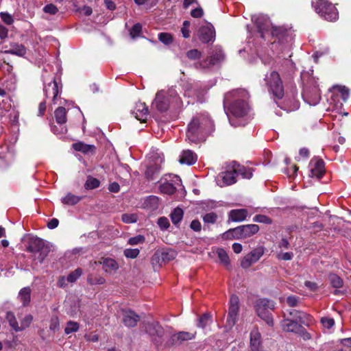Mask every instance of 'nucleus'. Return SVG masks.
<instances>
[{"instance_id":"nucleus-51","label":"nucleus","mask_w":351,"mask_h":351,"mask_svg":"<svg viewBox=\"0 0 351 351\" xmlns=\"http://www.w3.org/2000/svg\"><path fill=\"white\" fill-rule=\"evenodd\" d=\"M145 238L144 236L138 234L136 237H131L128 241V244L130 245H136L142 244L145 242Z\"/></svg>"},{"instance_id":"nucleus-21","label":"nucleus","mask_w":351,"mask_h":351,"mask_svg":"<svg viewBox=\"0 0 351 351\" xmlns=\"http://www.w3.org/2000/svg\"><path fill=\"white\" fill-rule=\"evenodd\" d=\"M197 161V155L191 150H184L182 152L179 162L181 164L191 165Z\"/></svg>"},{"instance_id":"nucleus-24","label":"nucleus","mask_w":351,"mask_h":351,"mask_svg":"<svg viewBox=\"0 0 351 351\" xmlns=\"http://www.w3.org/2000/svg\"><path fill=\"white\" fill-rule=\"evenodd\" d=\"M280 108L287 112H291L298 109L299 102L295 97L293 96L291 98H286L283 102V106H280Z\"/></svg>"},{"instance_id":"nucleus-9","label":"nucleus","mask_w":351,"mask_h":351,"mask_svg":"<svg viewBox=\"0 0 351 351\" xmlns=\"http://www.w3.org/2000/svg\"><path fill=\"white\" fill-rule=\"evenodd\" d=\"M178 186L182 187V195L184 196L186 193V191L182 186V181L180 178L176 175L170 174L166 176L165 178L161 180V183L160 184L159 189L160 192L164 194L172 195L177 190Z\"/></svg>"},{"instance_id":"nucleus-57","label":"nucleus","mask_w":351,"mask_h":351,"mask_svg":"<svg viewBox=\"0 0 351 351\" xmlns=\"http://www.w3.org/2000/svg\"><path fill=\"white\" fill-rule=\"evenodd\" d=\"M190 22L189 21H184L183 22L182 27L181 28V32L182 34V36L185 38H188L190 37Z\"/></svg>"},{"instance_id":"nucleus-50","label":"nucleus","mask_w":351,"mask_h":351,"mask_svg":"<svg viewBox=\"0 0 351 351\" xmlns=\"http://www.w3.org/2000/svg\"><path fill=\"white\" fill-rule=\"evenodd\" d=\"M298 313L299 315L297 318L302 324L308 325L312 322V317L310 315L303 312H298Z\"/></svg>"},{"instance_id":"nucleus-30","label":"nucleus","mask_w":351,"mask_h":351,"mask_svg":"<svg viewBox=\"0 0 351 351\" xmlns=\"http://www.w3.org/2000/svg\"><path fill=\"white\" fill-rule=\"evenodd\" d=\"M19 298L24 306H27L30 302L31 289L29 287L23 288L19 293Z\"/></svg>"},{"instance_id":"nucleus-3","label":"nucleus","mask_w":351,"mask_h":351,"mask_svg":"<svg viewBox=\"0 0 351 351\" xmlns=\"http://www.w3.org/2000/svg\"><path fill=\"white\" fill-rule=\"evenodd\" d=\"M158 111L165 112L169 109L176 110L182 106V101L177 90L170 88L167 90L158 91L152 103Z\"/></svg>"},{"instance_id":"nucleus-34","label":"nucleus","mask_w":351,"mask_h":351,"mask_svg":"<svg viewBox=\"0 0 351 351\" xmlns=\"http://www.w3.org/2000/svg\"><path fill=\"white\" fill-rule=\"evenodd\" d=\"M257 314L262 319H263L269 326H273V318L269 312V310L256 309Z\"/></svg>"},{"instance_id":"nucleus-62","label":"nucleus","mask_w":351,"mask_h":351,"mask_svg":"<svg viewBox=\"0 0 351 351\" xmlns=\"http://www.w3.org/2000/svg\"><path fill=\"white\" fill-rule=\"evenodd\" d=\"M43 11L45 13H48L50 14H55L58 12V9L55 5H53L52 3H49V4L46 5L43 8Z\"/></svg>"},{"instance_id":"nucleus-60","label":"nucleus","mask_w":351,"mask_h":351,"mask_svg":"<svg viewBox=\"0 0 351 351\" xmlns=\"http://www.w3.org/2000/svg\"><path fill=\"white\" fill-rule=\"evenodd\" d=\"M163 261H169L175 258V252L173 250H167L162 252L161 255Z\"/></svg>"},{"instance_id":"nucleus-49","label":"nucleus","mask_w":351,"mask_h":351,"mask_svg":"<svg viewBox=\"0 0 351 351\" xmlns=\"http://www.w3.org/2000/svg\"><path fill=\"white\" fill-rule=\"evenodd\" d=\"M121 220L125 223H133L136 222L137 216L133 213H124L121 216Z\"/></svg>"},{"instance_id":"nucleus-8","label":"nucleus","mask_w":351,"mask_h":351,"mask_svg":"<svg viewBox=\"0 0 351 351\" xmlns=\"http://www.w3.org/2000/svg\"><path fill=\"white\" fill-rule=\"evenodd\" d=\"M269 92L276 99H282L284 95L282 82L278 72L272 71L265 75L264 78Z\"/></svg>"},{"instance_id":"nucleus-36","label":"nucleus","mask_w":351,"mask_h":351,"mask_svg":"<svg viewBox=\"0 0 351 351\" xmlns=\"http://www.w3.org/2000/svg\"><path fill=\"white\" fill-rule=\"evenodd\" d=\"M87 281L90 285H103L106 282L104 277L97 274H89L87 277Z\"/></svg>"},{"instance_id":"nucleus-22","label":"nucleus","mask_w":351,"mask_h":351,"mask_svg":"<svg viewBox=\"0 0 351 351\" xmlns=\"http://www.w3.org/2000/svg\"><path fill=\"white\" fill-rule=\"evenodd\" d=\"M247 215V210L246 209H234L230 210L229 218L232 221H242L245 219Z\"/></svg>"},{"instance_id":"nucleus-32","label":"nucleus","mask_w":351,"mask_h":351,"mask_svg":"<svg viewBox=\"0 0 351 351\" xmlns=\"http://www.w3.org/2000/svg\"><path fill=\"white\" fill-rule=\"evenodd\" d=\"M194 338V335L188 332H179L173 335L172 339L173 341L182 342L187 340H191Z\"/></svg>"},{"instance_id":"nucleus-26","label":"nucleus","mask_w":351,"mask_h":351,"mask_svg":"<svg viewBox=\"0 0 351 351\" xmlns=\"http://www.w3.org/2000/svg\"><path fill=\"white\" fill-rule=\"evenodd\" d=\"M1 119L3 117H7L12 125H16L18 123L19 112L14 109L9 110L1 111L0 112Z\"/></svg>"},{"instance_id":"nucleus-38","label":"nucleus","mask_w":351,"mask_h":351,"mask_svg":"<svg viewBox=\"0 0 351 351\" xmlns=\"http://www.w3.org/2000/svg\"><path fill=\"white\" fill-rule=\"evenodd\" d=\"M159 171V167L157 165H151L147 167L145 177L148 180H154L155 174Z\"/></svg>"},{"instance_id":"nucleus-63","label":"nucleus","mask_w":351,"mask_h":351,"mask_svg":"<svg viewBox=\"0 0 351 351\" xmlns=\"http://www.w3.org/2000/svg\"><path fill=\"white\" fill-rule=\"evenodd\" d=\"M278 248L280 249V250H288L290 248V243L289 241L286 238H282L278 243Z\"/></svg>"},{"instance_id":"nucleus-53","label":"nucleus","mask_w":351,"mask_h":351,"mask_svg":"<svg viewBox=\"0 0 351 351\" xmlns=\"http://www.w3.org/2000/svg\"><path fill=\"white\" fill-rule=\"evenodd\" d=\"M159 40L165 45H169L173 41L171 35L169 33L162 32L158 34Z\"/></svg>"},{"instance_id":"nucleus-40","label":"nucleus","mask_w":351,"mask_h":351,"mask_svg":"<svg viewBox=\"0 0 351 351\" xmlns=\"http://www.w3.org/2000/svg\"><path fill=\"white\" fill-rule=\"evenodd\" d=\"M330 285L335 288H340L343 286V280L335 274H330L328 276Z\"/></svg>"},{"instance_id":"nucleus-6","label":"nucleus","mask_w":351,"mask_h":351,"mask_svg":"<svg viewBox=\"0 0 351 351\" xmlns=\"http://www.w3.org/2000/svg\"><path fill=\"white\" fill-rule=\"evenodd\" d=\"M311 4L315 12L326 20L334 21L338 19L337 8L327 0H313Z\"/></svg>"},{"instance_id":"nucleus-61","label":"nucleus","mask_w":351,"mask_h":351,"mask_svg":"<svg viewBox=\"0 0 351 351\" xmlns=\"http://www.w3.org/2000/svg\"><path fill=\"white\" fill-rule=\"evenodd\" d=\"M321 323L324 328L329 329L335 325V320L332 318L325 317L321 319Z\"/></svg>"},{"instance_id":"nucleus-33","label":"nucleus","mask_w":351,"mask_h":351,"mask_svg":"<svg viewBox=\"0 0 351 351\" xmlns=\"http://www.w3.org/2000/svg\"><path fill=\"white\" fill-rule=\"evenodd\" d=\"M72 146L75 151L81 152L84 154H87L90 152H92L95 148L93 145H87L82 142H77L73 143Z\"/></svg>"},{"instance_id":"nucleus-7","label":"nucleus","mask_w":351,"mask_h":351,"mask_svg":"<svg viewBox=\"0 0 351 351\" xmlns=\"http://www.w3.org/2000/svg\"><path fill=\"white\" fill-rule=\"evenodd\" d=\"M259 230L256 224H247L230 229L226 232L223 237L227 239H245L251 237Z\"/></svg>"},{"instance_id":"nucleus-44","label":"nucleus","mask_w":351,"mask_h":351,"mask_svg":"<svg viewBox=\"0 0 351 351\" xmlns=\"http://www.w3.org/2000/svg\"><path fill=\"white\" fill-rule=\"evenodd\" d=\"M80 326L77 322L69 321L66 324V326L64 328L65 334H70L71 332H77L79 330Z\"/></svg>"},{"instance_id":"nucleus-12","label":"nucleus","mask_w":351,"mask_h":351,"mask_svg":"<svg viewBox=\"0 0 351 351\" xmlns=\"http://www.w3.org/2000/svg\"><path fill=\"white\" fill-rule=\"evenodd\" d=\"M43 91L46 98H51L53 103H56L60 88L58 87V82L54 78L51 79L48 83L44 82Z\"/></svg>"},{"instance_id":"nucleus-23","label":"nucleus","mask_w":351,"mask_h":351,"mask_svg":"<svg viewBox=\"0 0 351 351\" xmlns=\"http://www.w3.org/2000/svg\"><path fill=\"white\" fill-rule=\"evenodd\" d=\"M236 176L241 175L243 178L250 179L252 177V171L250 168L241 166L239 164H234L232 167Z\"/></svg>"},{"instance_id":"nucleus-10","label":"nucleus","mask_w":351,"mask_h":351,"mask_svg":"<svg viewBox=\"0 0 351 351\" xmlns=\"http://www.w3.org/2000/svg\"><path fill=\"white\" fill-rule=\"evenodd\" d=\"M239 311V299L236 295H232L230 299V306L226 327L232 328L238 319Z\"/></svg>"},{"instance_id":"nucleus-1","label":"nucleus","mask_w":351,"mask_h":351,"mask_svg":"<svg viewBox=\"0 0 351 351\" xmlns=\"http://www.w3.org/2000/svg\"><path fill=\"white\" fill-rule=\"evenodd\" d=\"M249 93L245 89H236L224 95L223 104L230 123L243 126L250 119Z\"/></svg>"},{"instance_id":"nucleus-11","label":"nucleus","mask_w":351,"mask_h":351,"mask_svg":"<svg viewBox=\"0 0 351 351\" xmlns=\"http://www.w3.org/2000/svg\"><path fill=\"white\" fill-rule=\"evenodd\" d=\"M264 253L265 247L263 246L254 248L243 257L241 262V266L244 269L250 267L252 264L256 263Z\"/></svg>"},{"instance_id":"nucleus-52","label":"nucleus","mask_w":351,"mask_h":351,"mask_svg":"<svg viewBox=\"0 0 351 351\" xmlns=\"http://www.w3.org/2000/svg\"><path fill=\"white\" fill-rule=\"evenodd\" d=\"M213 58L215 61V64H217L224 58V54L221 48H216L212 56H210Z\"/></svg>"},{"instance_id":"nucleus-42","label":"nucleus","mask_w":351,"mask_h":351,"mask_svg":"<svg viewBox=\"0 0 351 351\" xmlns=\"http://www.w3.org/2000/svg\"><path fill=\"white\" fill-rule=\"evenodd\" d=\"M215 64H216L215 60L209 57L202 62L195 63V67L197 69H208Z\"/></svg>"},{"instance_id":"nucleus-20","label":"nucleus","mask_w":351,"mask_h":351,"mask_svg":"<svg viewBox=\"0 0 351 351\" xmlns=\"http://www.w3.org/2000/svg\"><path fill=\"white\" fill-rule=\"evenodd\" d=\"M250 348L252 351H261V335L257 328L250 332Z\"/></svg>"},{"instance_id":"nucleus-59","label":"nucleus","mask_w":351,"mask_h":351,"mask_svg":"<svg viewBox=\"0 0 351 351\" xmlns=\"http://www.w3.org/2000/svg\"><path fill=\"white\" fill-rule=\"evenodd\" d=\"M142 27L139 23L135 24L130 29V34L132 38H134L138 36L141 32Z\"/></svg>"},{"instance_id":"nucleus-64","label":"nucleus","mask_w":351,"mask_h":351,"mask_svg":"<svg viewBox=\"0 0 351 351\" xmlns=\"http://www.w3.org/2000/svg\"><path fill=\"white\" fill-rule=\"evenodd\" d=\"M158 225L161 229L166 230L169 226V222L168 219L164 217H160L158 219Z\"/></svg>"},{"instance_id":"nucleus-25","label":"nucleus","mask_w":351,"mask_h":351,"mask_svg":"<svg viewBox=\"0 0 351 351\" xmlns=\"http://www.w3.org/2000/svg\"><path fill=\"white\" fill-rule=\"evenodd\" d=\"M5 52L19 56H24L26 53V48L22 44L12 43L10 48L5 50Z\"/></svg>"},{"instance_id":"nucleus-14","label":"nucleus","mask_w":351,"mask_h":351,"mask_svg":"<svg viewBox=\"0 0 351 351\" xmlns=\"http://www.w3.org/2000/svg\"><path fill=\"white\" fill-rule=\"evenodd\" d=\"M216 180L217 184L221 187L234 184L237 179L234 169L221 172L217 176Z\"/></svg>"},{"instance_id":"nucleus-27","label":"nucleus","mask_w":351,"mask_h":351,"mask_svg":"<svg viewBox=\"0 0 351 351\" xmlns=\"http://www.w3.org/2000/svg\"><path fill=\"white\" fill-rule=\"evenodd\" d=\"M275 307V303L267 298H261L256 301V309L260 308L261 310H273Z\"/></svg>"},{"instance_id":"nucleus-37","label":"nucleus","mask_w":351,"mask_h":351,"mask_svg":"<svg viewBox=\"0 0 351 351\" xmlns=\"http://www.w3.org/2000/svg\"><path fill=\"white\" fill-rule=\"evenodd\" d=\"M99 184L100 182L98 179L89 176L84 184V188L87 190H91L99 187Z\"/></svg>"},{"instance_id":"nucleus-16","label":"nucleus","mask_w":351,"mask_h":351,"mask_svg":"<svg viewBox=\"0 0 351 351\" xmlns=\"http://www.w3.org/2000/svg\"><path fill=\"white\" fill-rule=\"evenodd\" d=\"M132 113L134 115L137 120L142 123H144L147 121L149 115L148 108L145 103L143 102H137L135 104Z\"/></svg>"},{"instance_id":"nucleus-15","label":"nucleus","mask_w":351,"mask_h":351,"mask_svg":"<svg viewBox=\"0 0 351 351\" xmlns=\"http://www.w3.org/2000/svg\"><path fill=\"white\" fill-rule=\"evenodd\" d=\"M311 177L320 179L325 173L324 162L322 159L315 158L310 162Z\"/></svg>"},{"instance_id":"nucleus-39","label":"nucleus","mask_w":351,"mask_h":351,"mask_svg":"<svg viewBox=\"0 0 351 351\" xmlns=\"http://www.w3.org/2000/svg\"><path fill=\"white\" fill-rule=\"evenodd\" d=\"M183 217V210L180 208H175L171 214L172 223L175 225L179 223Z\"/></svg>"},{"instance_id":"nucleus-35","label":"nucleus","mask_w":351,"mask_h":351,"mask_svg":"<svg viewBox=\"0 0 351 351\" xmlns=\"http://www.w3.org/2000/svg\"><path fill=\"white\" fill-rule=\"evenodd\" d=\"M212 322V317L210 313H204L198 318L197 326L204 328L206 326L210 324Z\"/></svg>"},{"instance_id":"nucleus-58","label":"nucleus","mask_w":351,"mask_h":351,"mask_svg":"<svg viewBox=\"0 0 351 351\" xmlns=\"http://www.w3.org/2000/svg\"><path fill=\"white\" fill-rule=\"evenodd\" d=\"M201 52L197 49H191L186 52V57L190 60H197L200 58L201 57Z\"/></svg>"},{"instance_id":"nucleus-18","label":"nucleus","mask_w":351,"mask_h":351,"mask_svg":"<svg viewBox=\"0 0 351 351\" xmlns=\"http://www.w3.org/2000/svg\"><path fill=\"white\" fill-rule=\"evenodd\" d=\"M99 263L102 265L104 272L109 275L114 274L119 268L117 261L111 258H104Z\"/></svg>"},{"instance_id":"nucleus-13","label":"nucleus","mask_w":351,"mask_h":351,"mask_svg":"<svg viewBox=\"0 0 351 351\" xmlns=\"http://www.w3.org/2000/svg\"><path fill=\"white\" fill-rule=\"evenodd\" d=\"M198 38L204 43L213 42L215 39V29L211 24L202 26L197 33Z\"/></svg>"},{"instance_id":"nucleus-19","label":"nucleus","mask_w":351,"mask_h":351,"mask_svg":"<svg viewBox=\"0 0 351 351\" xmlns=\"http://www.w3.org/2000/svg\"><path fill=\"white\" fill-rule=\"evenodd\" d=\"M281 325L282 330L286 332L300 333L304 330V328L301 324H298L297 322L289 319L283 320Z\"/></svg>"},{"instance_id":"nucleus-43","label":"nucleus","mask_w":351,"mask_h":351,"mask_svg":"<svg viewBox=\"0 0 351 351\" xmlns=\"http://www.w3.org/2000/svg\"><path fill=\"white\" fill-rule=\"evenodd\" d=\"M6 319L13 330L16 332L19 331V324L13 313L8 312L6 314Z\"/></svg>"},{"instance_id":"nucleus-5","label":"nucleus","mask_w":351,"mask_h":351,"mask_svg":"<svg viewBox=\"0 0 351 351\" xmlns=\"http://www.w3.org/2000/svg\"><path fill=\"white\" fill-rule=\"evenodd\" d=\"M28 252L34 254L35 261L42 263L50 252V247L44 241L37 237H31L27 247Z\"/></svg>"},{"instance_id":"nucleus-55","label":"nucleus","mask_w":351,"mask_h":351,"mask_svg":"<svg viewBox=\"0 0 351 351\" xmlns=\"http://www.w3.org/2000/svg\"><path fill=\"white\" fill-rule=\"evenodd\" d=\"M253 221L254 222L262 223L265 224H271L272 220L267 216L264 215H256L254 217Z\"/></svg>"},{"instance_id":"nucleus-47","label":"nucleus","mask_w":351,"mask_h":351,"mask_svg":"<svg viewBox=\"0 0 351 351\" xmlns=\"http://www.w3.org/2000/svg\"><path fill=\"white\" fill-rule=\"evenodd\" d=\"M294 254L291 252H284L283 250H280L276 253V258L280 261H290L293 258Z\"/></svg>"},{"instance_id":"nucleus-56","label":"nucleus","mask_w":351,"mask_h":351,"mask_svg":"<svg viewBox=\"0 0 351 351\" xmlns=\"http://www.w3.org/2000/svg\"><path fill=\"white\" fill-rule=\"evenodd\" d=\"M140 250L137 248H128L123 251L124 256L128 258H135L138 256Z\"/></svg>"},{"instance_id":"nucleus-28","label":"nucleus","mask_w":351,"mask_h":351,"mask_svg":"<svg viewBox=\"0 0 351 351\" xmlns=\"http://www.w3.org/2000/svg\"><path fill=\"white\" fill-rule=\"evenodd\" d=\"M81 199L82 197L69 193L64 197L61 198V202L62 204L66 205L74 206L77 204Z\"/></svg>"},{"instance_id":"nucleus-29","label":"nucleus","mask_w":351,"mask_h":351,"mask_svg":"<svg viewBox=\"0 0 351 351\" xmlns=\"http://www.w3.org/2000/svg\"><path fill=\"white\" fill-rule=\"evenodd\" d=\"M57 123L60 125L66 122V111L64 107H58L54 112Z\"/></svg>"},{"instance_id":"nucleus-4","label":"nucleus","mask_w":351,"mask_h":351,"mask_svg":"<svg viewBox=\"0 0 351 351\" xmlns=\"http://www.w3.org/2000/svg\"><path fill=\"white\" fill-rule=\"evenodd\" d=\"M252 21L256 24L258 32L263 38H265V35L269 32L274 37H276L279 42L283 43L289 37V32L287 29L280 27H273L269 19L263 14H258L252 16Z\"/></svg>"},{"instance_id":"nucleus-17","label":"nucleus","mask_w":351,"mask_h":351,"mask_svg":"<svg viewBox=\"0 0 351 351\" xmlns=\"http://www.w3.org/2000/svg\"><path fill=\"white\" fill-rule=\"evenodd\" d=\"M140 320V317L132 310L123 311V322L127 327H134Z\"/></svg>"},{"instance_id":"nucleus-45","label":"nucleus","mask_w":351,"mask_h":351,"mask_svg":"<svg viewBox=\"0 0 351 351\" xmlns=\"http://www.w3.org/2000/svg\"><path fill=\"white\" fill-rule=\"evenodd\" d=\"M33 321V316L32 315H25L23 319L21 321L20 326L19 325V331H22L24 329L28 328Z\"/></svg>"},{"instance_id":"nucleus-48","label":"nucleus","mask_w":351,"mask_h":351,"mask_svg":"<svg viewBox=\"0 0 351 351\" xmlns=\"http://www.w3.org/2000/svg\"><path fill=\"white\" fill-rule=\"evenodd\" d=\"M82 274V270L80 268L76 269L69 274L66 278L67 282H75Z\"/></svg>"},{"instance_id":"nucleus-2","label":"nucleus","mask_w":351,"mask_h":351,"mask_svg":"<svg viewBox=\"0 0 351 351\" xmlns=\"http://www.w3.org/2000/svg\"><path fill=\"white\" fill-rule=\"evenodd\" d=\"M213 131L214 124L210 117L207 114H197L188 125L186 137L191 142L196 143Z\"/></svg>"},{"instance_id":"nucleus-46","label":"nucleus","mask_w":351,"mask_h":351,"mask_svg":"<svg viewBox=\"0 0 351 351\" xmlns=\"http://www.w3.org/2000/svg\"><path fill=\"white\" fill-rule=\"evenodd\" d=\"M333 89L337 90L341 95V97L344 101H346L349 97L350 91L349 89L345 86H334Z\"/></svg>"},{"instance_id":"nucleus-31","label":"nucleus","mask_w":351,"mask_h":351,"mask_svg":"<svg viewBox=\"0 0 351 351\" xmlns=\"http://www.w3.org/2000/svg\"><path fill=\"white\" fill-rule=\"evenodd\" d=\"M146 330L150 335L153 336L162 337L164 334L163 328L158 324H149Z\"/></svg>"},{"instance_id":"nucleus-41","label":"nucleus","mask_w":351,"mask_h":351,"mask_svg":"<svg viewBox=\"0 0 351 351\" xmlns=\"http://www.w3.org/2000/svg\"><path fill=\"white\" fill-rule=\"evenodd\" d=\"M216 253L221 263H223L225 266L230 265L229 256L226 250L222 248H218L216 251Z\"/></svg>"},{"instance_id":"nucleus-54","label":"nucleus","mask_w":351,"mask_h":351,"mask_svg":"<svg viewBox=\"0 0 351 351\" xmlns=\"http://www.w3.org/2000/svg\"><path fill=\"white\" fill-rule=\"evenodd\" d=\"M217 219V215L213 212L209 213L204 215L203 221L205 223L213 224Z\"/></svg>"}]
</instances>
